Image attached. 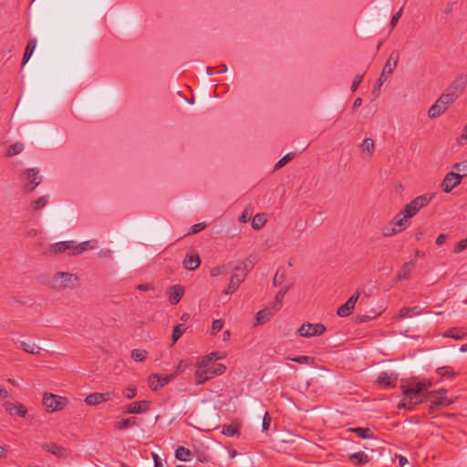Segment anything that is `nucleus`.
<instances>
[{
    "instance_id": "nucleus-60",
    "label": "nucleus",
    "mask_w": 467,
    "mask_h": 467,
    "mask_svg": "<svg viewBox=\"0 0 467 467\" xmlns=\"http://www.w3.org/2000/svg\"><path fill=\"white\" fill-rule=\"evenodd\" d=\"M398 408L399 409L404 408V409H407L409 410H413L412 407L409 406V401L407 400L406 398H405V400L403 401H401V402H400L398 404Z\"/></svg>"
},
{
    "instance_id": "nucleus-19",
    "label": "nucleus",
    "mask_w": 467,
    "mask_h": 467,
    "mask_svg": "<svg viewBox=\"0 0 467 467\" xmlns=\"http://www.w3.org/2000/svg\"><path fill=\"white\" fill-rule=\"evenodd\" d=\"M398 380V376L394 373L381 372L376 383L383 388H394Z\"/></svg>"
},
{
    "instance_id": "nucleus-20",
    "label": "nucleus",
    "mask_w": 467,
    "mask_h": 467,
    "mask_svg": "<svg viewBox=\"0 0 467 467\" xmlns=\"http://www.w3.org/2000/svg\"><path fill=\"white\" fill-rule=\"evenodd\" d=\"M4 408L10 415L16 414L21 418H25L27 413V409L22 403L14 404L12 402L6 401L4 404Z\"/></svg>"
},
{
    "instance_id": "nucleus-44",
    "label": "nucleus",
    "mask_w": 467,
    "mask_h": 467,
    "mask_svg": "<svg viewBox=\"0 0 467 467\" xmlns=\"http://www.w3.org/2000/svg\"><path fill=\"white\" fill-rule=\"evenodd\" d=\"M296 157V152H289L281 158L275 166V170H278L288 163Z\"/></svg>"
},
{
    "instance_id": "nucleus-10",
    "label": "nucleus",
    "mask_w": 467,
    "mask_h": 467,
    "mask_svg": "<svg viewBox=\"0 0 467 467\" xmlns=\"http://www.w3.org/2000/svg\"><path fill=\"white\" fill-rule=\"evenodd\" d=\"M453 102L450 99L449 97H446L444 94H442L437 101L430 108L428 111V115L431 119H436L440 117L442 113H444L449 105L452 104Z\"/></svg>"
},
{
    "instance_id": "nucleus-1",
    "label": "nucleus",
    "mask_w": 467,
    "mask_h": 467,
    "mask_svg": "<svg viewBox=\"0 0 467 467\" xmlns=\"http://www.w3.org/2000/svg\"><path fill=\"white\" fill-rule=\"evenodd\" d=\"M216 353H211L208 357H202L195 372V382L203 384L213 377L222 375L225 372L226 367L223 364L213 363Z\"/></svg>"
},
{
    "instance_id": "nucleus-38",
    "label": "nucleus",
    "mask_w": 467,
    "mask_h": 467,
    "mask_svg": "<svg viewBox=\"0 0 467 467\" xmlns=\"http://www.w3.org/2000/svg\"><path fill=\"white\" fill-rule=\"evenodd\" d=\"M187 330V326L184 324H178L173 327L171 340L175 344L182 334Z\"/></svg>"
},
{
    "instance_id": "nucleus-32",
    "label": "nucleus",
    "mask_w": 467,
    "mask_h": 467,
    "mask_svg": "<svg viewBox=\"0 0 467 467\" xmlns=\"http://www.w3.org/2000/svg\"><path fill=\"white\" fill-rule=\"evenodd\" d=\"M265 223H266L265 213H257L253 218L252 227L254 230H260L265 226Z\"/></svg>"
},
{
    "instance_id": "nucleus-43",
    "label": "nucleus",
    "mask_w": 467,
    "mask_h": 467,
    "mask_svg": "<svg viewBox=\"0 0 467 467\" xmlns=\"http://www.w3.org/2000/svg\"><path fill=\"white\" fill-rule=\"evenodd\" d=\"M381 234L385 237H390L400 234V231H398V229L393 224H391V222H389L388 225L382 228Z\"/></svg>"
},
{
    "instance_id": "nucleus-37",
    "label": "nucleus",
    "mask_w": 467,
    "mask_h": 467,
    "mask_svg": "<svg viewBox=\"0 0 467 467\" xmlns=\"http://www.w3.org/2000/svg\"><path fill=\"white\" fill-rule=\"evenodd\" d=\"M20 347L25 352L33 354V355L38 354L41 350V348L39 346H37L34 343H28V342H25V341H22L20 343Z\"/></svg>"
},
{
    "instance_id": "nucleus-11",
    "label": "nucleus",
    "mask_w": 467,
    "mask_h": 467,
    "mask_svg": "<svg viewBox=\"0 0 467 467\" xmlns=\"http://www.w3.org/2000/svg\"><path fill=\"white\" fill-rule=\"evenodd\" d=\"M462 176L454 171H449L441 183L442 191L446 193L451 192L454 188L462 183Z\"/></svg>"
},
{
    "instance_id": "nucleus-34",
    "label": "nucleus",
    "mask_w": 467,
    "mask_h": 467,
    "mask_svg": "<svg viewBox=\"0 0 467 467\" xmlns=\"http://www.w3.org/2000/svg\"><path fill=\"white\" fill-rule=\"evenodd\" d=\"M92 246L90 245L89 241L82 242L80 244H76L75 241H73V250L71 252V254L78 255L83 253L84 251H87L88 249H91Z\"/></svg>"
},
{
    "instance_id": "nucleus-56",
    "label": "nucleus",
    "mask_w": 467,
    "mask_h": 467,
    "mask_svg": "<svg viewBox=\"0 0 467 467\" xmlns=\"http://www.w3.org/2000/svg\"><path fill=\"white\" fill-rule=\"evenodd\" d=\"M363 79V75H357L352 82L351 90L354 92L358 88L359 84Z\"/></svg>"
},
{
    "instance_id": "nucleus-35",
    "label": "nucleus",
    "mask_w": 467,
    "mask_h": 467,
    "mask_svg": "<svg viewBox=\"0 0 467 467\" xmlns=\"http://www.w3.org/2000/svg\"><path fill=\"white\" fill-rule=\"evenodd\" d=\"M36 39H30L28 41V43L26 47L25 52H24V56H23V65H25L29 60V58L31 57V56L36 48Z\"/></svg>"
},
{
    "instance_id": "nucleus-22",
    "label": "nucleus",
    "mask_w": 467,
    "mask_h": 467,
    "mask_svg": "<svg viewBox=\"0 0 467 467\" xmlns=\"http://www.w3.org/2000/svg\"><path fill=\"white\" fill-rule=\"evenodd\" d=\"M167 294L169 296L170 303L171 305H176L181 301L184 294V288L182 285H172L168 288Z\"/></svg>"
},
{
    "instance_id": "nucleus-4",
    "label": "nucleus",
    "mask_w": 467,
    "mask_h": 467,
    "mask_svg": "<svg viewBox=\"0 0 467 467\" xmlns=\"http://www.w3.org/2000/svg\"><path fill=\"white\" fill-rule=\"evenodd\" d=\"M467 87V74H458L452 82L449 85L447 92L443 93L446 97L454 102L460 96L463 94Z\"/></svg>"
},
{
    "instance_id": "nucleus-14",
    "label": "nucleus",
    "mask_w": 467,
    "mask_h": 467,
    "mask_svg": "<svg viewBox=\"0 0 467 467\" xmlns=\"http://www.w3.org/2000/svg\"><path fill=\"white\" fill-rule=\"evenodd\" d=\"M113 397H115V394L113 392H105V393L94 392V393L88 394L85 398V402L88 406H96L100 403L110 400Z\"/></svg>"
},
{
    "instance_id": "nucleus-21",
    "label": "nucleus",
    "mask_w": 467,
    "mask_h": 467,
    "mask_svg": "<svg viewBox=\"0 0 467 467\" xmlns=\"http://www.w3.org/2000/svg\"><path fill=\"white\" fill-rule=\"evenodd\" d=\"M409 216L405 214L402 210L398 213L392 219H391V224H393L400 233L404 231L406 228L409 227L410 222H409Z\"/></svg>"
},
{
    "instance_id": "nucleus-63",
    "label": "nucleus",
    "mask_w": 467,
    "mask_h": 467,
    "mask_svg": "<svg viewBox=\"0 0 467 467\" xmlns=\"http://www.w3.org/2000/svg\"><path fill=\"white\" fill-rule=\"evenodd\" d=\"M206 71H207V74L208 75H214V74H219L217 71V67H208L206 68Z\"/></svg>"
},
{
    "instance_id": "nucleus-5",
    "label": "nucleus",
    "mask_w": 467,
    "mask_h": 467,
    "mask_svg": "<svg viewBox=\"0 0 467 467\" xmlns=\"http://www.w3.org/2000/svg\"><path fill=\"white\" fill-rule=\"evenodd\" d=\"M432 200V195L422 194L412 199L408 204L405 205L402 212L409 216L413 217L418 212L426 207Z\"/></svg>"
},
{
    "instance_id": "nucleus-27",
    "label": "nucleus",
    "mask_w": 467,
    "mask_h": 467,
    "mask_svg": "<svg viewBox=\"0 0 467 467\" xmlns=\"http://www.w3.org/2000/svg\"><path fill=\"white\" fill-rule=\"evenodd\" d=\"M424 311L420 308L419 306H415L412 307H402L399 312V318H406L410 317L412 316H419L423 314Z\"/></svg>"
},
{
    "instance_id": "nucleus-16",
    "label": "nucleus",
    "mask_w": 467,
    "mask_h": 467,
    "mask_svg": "<svg viewBox=\"0 0 467 467\" xmlns=\"http://www.w3.org/2000/svg\"><path fill=\"white\" fill-rule=\"evenodd\" d=\"M38 172L39 171L36 168L27 169L25 171L24 176L26 180H28L32 177V180L28 182L26 185V189L27 192L33 191L36 186H38L41 183L42 178L40 176H37Z\"/></svg>"
},
{
    "instance_id": "nucleus-49",
    "label": "nucleus",
    "mask_w": 467,
    "mask_h": 467,
    "mask_svg": "<svg viewBox=\"0 0 467 467\" xmlns=\"http://www.w3.org/2000/svg\"><path fill=\"white\" fill-rule=\"evenodd\" d=\"M47 203V196H42L32 202V208H33V210L37 211V210L43 208L44 206H46Z\"/></svg>"
},
{
    "instance_id": "nucleus-15",
    "label": "nucleus",
    "mask_w": 467,
    "mask_h": 467,
    "mask_svg": "<svg viewBox=\"0 0 467 467\" xmlns=\"http://www.w3.org/2000/svg\"><path fill=\"white\" fill-rule=\"evenodd\" d=\"M42 449L53 455L57 459H65L68 456L67 450L55 442H46L41 445Z\"/></svg>"
},
{
    "instance_id": "nucleus-36",
    "label": "nucleus",
    "mask_w": 467,
    "mask_h": 467,
    "mask_svg": "<svg viewBox=\"0 0 467 467\" xmlns=\"http://www.w3.org/2000/svg\"><path fill=\"white\" fill-rule=\"evenodd\" d=\"M222 433L228 437H234L240 434V430L235 424H225L223 426Z\"/></svg>"
},
{
    "instance_id": "nucleus-57",
    "label": "nucleus",
    "mask_w": 467,
    "mask_h": 467,
    "mask_svg": "<svg viewBox=\"0 0 467 467\" xmlns=\"http://www.w3.org/2000/svg\"><path fill=\"white\" fill-rule=\"evenodd\" d=\"M251 216H252V212L246 208L244 211V213H242V215L240 216L239 220L242 223H247L250 220Z\"/></svg>"
},
{
    "instance_id": "nucleus-3",
    "label": "nucleus",
    "mask_w": 467,
    "mask_h": 467,
    "mask_svg": "<svg viewBox=\"0 0 467 467\" xmlns=\"http://www.w3.org/2000/svg\"><path fill=\"white\" fill-rule=\"evenodd\" d=\"M431 382H418L414 386L411 387H403V394L406 396L407 400L409 401V406L414 407L423 401L421 398V394L423 391L427 390L428 387L431 386Z\"/></svg>"
},
{
    "instance_id": "nucleus-9",
    "label": "nucleus",
    "mask_w": 467,
    "mask_h": 467,
    "mask_svg": "<svg viewBox=\"0 0 467 467\" xmlns=\"http://www.w3.org/2000/svg\"><path fill=\"white\" fill-rule=\"evenodd\" d=\"M327 328L322 323L311 324L304 323L298 329V334L304 337H312L321 336L326 332Z\"/></svg>"
},
{
    "instance_id": "nucleus-17",
    "label": "nucleus",
    "mask_w": 467,
    "mask_h": 467,
    "mask_svg": "<svg viewBox=\"0 0 467 467\" xmlns=\"http://www.w3.org/2000/svg\"><path fill=\"white\" fill-rule=\"evenodd\" d=\"M245 279V273H235L231 275L227 287L223 291L225 295H231L235 292L240 285Z\"/></svg>"
},
{
    "instance_id": "nucleus-28",
    "label": "nucleus",
    "mask_w": 467,
    "mask_h": 467,
    "mask_svg": "<svg viewBox=\"0 0 467 467\" xmlns=\"http://www.w3.org/2000/svg\"><path fill=\"white\" fill-rule=\"evenodd\" d=\"M349 460L355 465H364L369 462V457L364 451H358L349 455Z\"/></svg>"
},
{
    "instance_id": "nucleus-30",
    "label": "nucleus",
    "mask_w": 467,
    "mask_h": 467,
    "mask_svg": "<svg viewBox=\"0 0 467 467\" xmlns=\"http://www.w3.org/2000/svg\"><path fill=\"white\" fill-rule=\"evenodd\" d=\"M350 431L358 435L361 439H373L374 433L369 428L357 427L352 428Z\"/></svg>"
},
{
    "instance_id": "nucleus-55",
    "label": "nucleus",
    "mask_w": 467,
    "mask_h": 467,
    "mask_svg": "<svg viewBox=\"0 0 467 467\" xmlns=\"http://www.w3.org/2000/svg\"><path fill=\"white\" fill-rule=\"evenodd\" d=\"M401 14H402V9H400L397 13H395L393 15V16L391 17V20H390V24H389L391 28H394L396 26L399 19L401 16Z\"/></svg>"
},
{
    "instance_id": "nucleus-31",
    "label": "nucleus",
    "mask_w": 467,
    "mask_h": 467,
    "mask_svg": "<svg viewBox=\"0 0 467 467\" xmlns=\"http://www.w3.org/2000/svg\"><path fill=\"white\" fill-rule=\"evenodd\" d=\"M135 425H137V419L134 417L121 419L120 420L115 423V427L118 430H126Z\"/></svg>"
},
{
    "instance_id": "nucleus-23",
    "label": "nucleus",
    "mask_w": 467,
    "mask_h": 467,
    "mask_svg": "<svg viewBox=\"0 0 467 467\" xmlns=\"http://www.w3.org/2000/svg\"><path fill=\"white\" fill-rule=\"evenodd\" d=\"M170 379H171L170 376L162 377V376L158 375V374H153V375H150L149 377L148 383H149L150 388L152 390H156L159 388H161L165 384H167L169 382Z\"/></svg>"
},
{
    "instance_id": "nucleus-18",
    "label": "nucleus",
    "mask_w": 467,
    "mask_h": 467,
    "mask_svg": "<svg viewBox=\"0 0 467 467\" xmlns=\"http://www.w3.org/2000/svg\"><path fill=\"white\" fill-rule=\"evenodd\" d=\"M150 410V401L140 400L128 404L124 408V413L126 414H136L144 413Z\"/></svg>"
},
{
    "instance_id": "nucleus-58",
    "label": "nucleus",
    "mask_w": 467,
    "mask_h": 467,
    "mask_svg": "<svg viewBox=\"0 0 467 467\" xmlns=\"http://www.w3.org/2000/svg\"><path fill=\"white\" fill-rule=\"evenodd\" d=\"M137 289L140 290V291H150V290H153L154 286H153L152 284H149V283L140 284L137 286Z\"/></svg>"
},
{
    "instance_id": "nucleus-7",
    "label": "nucleus",
    "mask_w": 467,
    "mask_h": 467,
    "mask_svg": "<svg viewBox=\"0 0 467 467\" xmlns=\"http://www.w3.org/2000/svg\"><path fill=\"white\" fill-rule=\"evenodd\" d=\"M400 59V54L398 51H392L382 69V72L379 78L377 80V85L379 88L382 86V84L387 80L388 77L393 72L395 67L398 65Z\"/></svg>"
},
{
    "instance_id": "nucleus-26",
    "label": "nucleus",
    "mask_w": 467,
    "mask_h": 467,
    "mask_svg": "<svg viewBox=\"0 0 467 467\" xmlns=\"http://www.w3.org/2000/svg\"><path fill=\"white\" fill-rule=\"evenodd\" d=\"M414 266H415V264L412 261L403 264V265L401 266L400 270L399 271V273L397 275V280L401 281V280L409 279L410 276V273L413 270Z\"/></svg>"
},
{
    "instance_id": "nucleus-42",
    "label": "nucleus",
    "mask_w": 467,
    "mask_h": 467,
    "mask_svg": "<svg viewBox=\"0 0 467 467\" xmlns=\"http://www.w3.org/2000/svg\"><path fill=\"white\" fill-rule=\"evenodd\" d=\"M452 171H454L456 173H459V176H462V179L467 176V160L455 163L452 166Z\"/></svg>"
},
{
    "instance_id": "nucleus-8",
    "label": "nucleus",
    "mask_w": 467,
    "mask_h": 467,
    "mask_svg": "<svg viewBox=\"0 0 467 467\" xmlns=\"http://www.w3.org/2000/svg\"><path fill=\"white\" fill-rule=\"evenodd\" d=\"M73 241H63L51 244L46 251L47 256H57L59 254L72 255Z\"/></svg>"
},
{
    "instance_id": "nucleus-54",
    "label": "nucleus",
    "mask_w": 467,
    "mask_h": 467,
    "mask_svg": "<svg viewBox=\"0 0 467 467\" xmlns=\"http://www.w3.org/2000/svg\"><path fill=\"white\" fill-rule=\"evenodd\" d=\"M206 227V223H195L193 224L190 231H189V234H198L199 232L202 231L203 229H205Z\"/></svg>"
},
{
    "instance_id": "nucleus-46",
    "label": "nucleus",
    "mask_w": 467,
    "mask_h": 467,
    "mask_svg": "<svg viewBox=\"0 0 467 467\" xmlns=\"http://www.w3.org/2000/svg\"><path fill=\"white\" fill-rule=\"evenodd\" d=\"M437 374L441 377L452 378L455 376L453 368L450 366H444L437 368Z\"/></svg>"
},
{
    "instance_id": "nucleus-33",
    "label": "nucleus",
    "mask_w": 467,
    "mask_h": 467,
    "mask_svg": "<svg viewBox=\"0 0 467 467\" xmlns=\"http://www.w3.org/2000/svg\"><path fill=\"white\" fill-rule=\"evenodd\" d=\"M254 267V262L250 258H247L241 262L238 265L234 267V270L240 273H245V276L248 272L251 271Z\"/></svg>"
},
{
    "instance_id": "nucleus-48",
    "label": "nucleus",
    "mask_w": 467,
    "mask_h": 467,
    "mask_svg": "<svg viewBox=\"0 0 467 467\" xmlns=\"http://www.w3.org/2000/svg\"><path fill=\"white\" fill-rule=\"evenodd\" d=\"M287 359L299 364H310L314 362V358L309 356H298L295 358L288 357Z\"/></svg>"
},
{
    "instance_id": "nucleus-13",
    "label": "nucleus",
    "mask_w": 467,
    "mask_h": 467,
    "mask_svg": "<svg viewBox=\"0 0 467 467\" xmlns=\"http://www.w3.org/2000/svg\"><path fill=\"white\" fill-rule=\"evenodd\" d=\"M359 297V292L356 291L345 304L337 308V314L341 317H348L354 310L355 305Z\"/></svg>"
},
{
    "instance_id": "nucleus-12",
    "label": "nucleus",
    "mask_w": 467,
    "mask_h": 467,
    "mask_svg": "<svg viewBox=\"0 0 467 467\" xmlns=\"http://www.w3.org/2000/svg\"><path fill=\"white\" fill-rule=\"evenodd\" d=\"M447 390L441 389L438 390L429 391L426 394V399L431 400L438 408L447 407L451 404V400H448L444 395Z\"/></svg>"
},
{
    "instance_id": "nucleus-45",
    "label": "nucleus",
    "mask_w": 467,
    "mask_h": 467,
    "mask_svg": "<svg viewBox=\"0 0 467 467\" xmlns=\"http://www.w3.org/2000/svg\"><path fill=\"white\" fill-rule=\"evenodd\" d=\"M361 148L368 153V156H371L375 150L373 140L369 138L365 139L361 144Z\"/></svg>"
},
{
    "instance_id": "nucleus-59",
    "label": "nucleus",
    "mask_w": 467,
    "mask_h": 467,
    "mask_svg": "<svg viewBox=\"0 0 467 467\" xmlns=\"http://www.w3.org/2000/svg\"><path fill=\"white\" fill-rule=\"evenodd\" d=\"M446 240H447V234H441L437 237V239H436V244H437L438 245H441V244H443L446 242Z\"/></svg>"
},
{
    "instance_id": "nucleus-39",
    "label": "nucleus",
    "mask_w": 467,
    "mask_h": 467,
    "mask_svg": "<svg viewBox=\"0 0 467 467\" xmlns=\"http://www.w3.org/2000/svg\"><path fill=\"white\" fill-rule=\"evenodd\" d=\"M175 457L179 461L187 462L190 460L191 451L189 449L180 446L175 451Z\"/></svg>"
},
{
    "instance_id": "nucleus-47",
    "label": "nucleus",
    "mask_w": 467,
    "mask_h": 467,
    "mask_svg": "<svg viewBox=\"0 0 467 467\" xmlns=\"http://www.w3.org/2000/svg\"><path fill=\"white\" fill-rule=\"evenodd\" d=\"M285 280V271L278 269L274 276L273 284L275 286L281 285Z\"/></svg>"
},
{
    "instance_id": "nucleus-62",
    "label": "nucleus",
    "mask_w": 467,
    "mask_h": 467,
    "mask_svg": "<svg viewBox=\"0 0 467 467\" xmlns=\"http://www.w3.org/2000/svg\"><path fill=\"white\" fill-rule=\"evenodd\" d=\"M9 397V392L4 388H0V399H7Z\"/></svg>"
},
{
    "instance_id": "nucleus-25",
    "label": "nucleus",
    "mask_w": 467,
    "mask_h": 467,
    "mask_svg": "<svg viewBox=\"0 0 467 467\" xmlns=\"http://www.w3.org/2000/svg\"><path fill=\"white\" fill-rule=\"evenodd\" d=\"M200 264L201 259L198 254H188L183 260V267L190 271L197 269Z\"/></svg>"
},
{
    "instance_id": "nucleus-64",
    "label": "nucleus",
    "mask_w": 467,
    "mask_h": 467,
    "mask_svg": "<svg viewBox=\"0 0 467 467\" xmlns=\"http://www.w3.org/2000/svg\"><path fill=\"white\" fill-rule=\"evenodd\" d=\"M406 463H408V460L406 457L404 456H400L399 457V464L403 467Z\"/></svg>"
},
{
    "instance_id": "nucleus-41",
    "label": "nucleus",
    "mask_w": 467,
    "mask_h": 467,
    "mask_svg": "<svg viewBox=\"0 0 467 467\" xmlns=\"http://www.w3.org/2000/svg\"><path fill=\"white\" fill-rule=\"evenodd\" d=\"M23 150H24V144L21 142H16L8 147L5 155L7 157H13V156L22 152Z\"/></svg>"
},
{
    "instance_id": "nucleus-2",
    "label": "nucleus",
    "mask_w": 467,
    "mask_h": 467,
    "mask_svg": "<svg viewBox=\"0 0 467 467\" xmlns=\"http://www.w3.org/2000/svg\"><path fill=\"white\" fill-rule=\"evenodd\" d=\"M42 402L47 411L53 413L63 410L69 403V400L64 396L44 392Z\"/></svg>"
},
{
    "instance_id": "nucleus-51",
    "label": "nucleus",
    "mask_w": 467,
    "mask_h": 467,
    "mask_svg": "<svg viewBox=\"0 0 467 467\" xmlns=\"http://www.w3.org/2000/svg\"><path fill=\"white\" fill-rule=\"evenodd\" d=\"M223 327V319H215L213 320L212 324V335H216Z\"/></svg>"
},
{
    "instance_id": "nucleus-6",
    "label": "nucleus",
    "mask_w": 467,
    "mask_h": 467,
    "mask_svg": "<svg viewBox=\"0 0 467 467\" xmlns=\"http://www.w3.org/2000/svg\"><path fill=\"white\" fill-rule=\"evenodd\" d=\"M78 285V277L67 272H58L53 277V286L57 289L73 288Z\"/></svg>"
},
{
    "instance_id": "nucleus-40",
    "label": "nucleus",
    "mask_w": 467,
    "mask_h": 467,
    "mask_svg": "<svg viewBox=\"0 0 467 467\" xmlns=\"http://www.w3.org/2000/svg\"><path fill=\"white\" fill-rule=\"evenodd\" d=\"M148 356V351L145 349L135 348L131 350L130 357L136 362H143Z\"/></svg>"
},
{
    "instance_id": "nucleus-61",
    "label": "nucleus",
    "mask_w": 467,
    "mask_h": 467,
    "mask_svg": "<svg viewBox=\"0 0 467 467\" xmlns=\"http://www.w3.org/2000/svg\"><path fill=\"white\" fill-rule=\"evenodd\" d=\"M152 457H153L155 467H164L163 463L161 462V460L160 459V457L157 454L153 453Z\"/></svg>"
},
{
    "instance_id": "nucleus-52",
    "label": "nucleus",
    "mask_w": 467,
    "mask_h": 467,
    "mask_svg": "<svg viewBox=\"0 0 467 467\" xmlns=\"http://www.w3.org/2000/svg\"><path fill=\"white\" fill-rule=\"evenodd\" d=\"M271 421H272V419H271L270 414L267 411H265L264 414V417H263V423H262V429L264 431H266L269 430Z\"/></svg>"
},
{
    "instance_id": "nucleus-50",
    "label": "nucleus",
    "mask_w": 467,
    "mask_h": 467,
    "mask_svg": "<svg viewBox=\"0 0 467 467\" xmlns=\"http://www.w3.org/2000/svg\"><path fill=\"white\" fill-rule=\"evenodd\" d=\"M225 274H226L225 265H217V266L213 267L210 270V275L213 277H216V276H219L222 275H225Z\"/></svg>"
},
{
    "instance_id": "nucleus-29",
    "label": "nucleus",
    "mask_w": 467,
    "mask_h": 467,
    "mask_svg": "<svg viewBox=\"0 0 467 467\" xmlns=\"http://www.w3.org/2000/svg\"><path fill=\"white\" fill-rule=\"evenodd\" d=\"M289 288H290V285H285L277 292V294L275 295V302L272 305L274 306V308H275L278 311L281 309V307L283 306L284 297H285V294L287 293V291L289 290Z\"/></svg>"
},
{
    "instance_id": "nucleus-24",
    "label": "nucleus",
    "mask_w": 467,
    "mask_h": 467,
    "mask_svg": "<svg viewBox=\"0 0 467 467\" xmlns=\"http://www.w3.org/2000/svg\"><path fill=\"white\" fill-rule=\"evenodd\" d=\"M277 312H278V310L274 308L273 306L265 307V308L260 310L259 312H257L256 322L259 325H263V324L266 323L267 321H269Z\"/></svg>"
},
{
    "instance_id": "nucleus-53",
    "label": "nucleus",
    "mask_w": 467,
    "mask_h": 467,
    "mask_svg": "<svg viewBox=\"0 0 467 467\" xmlns=\"http://www.w3.org/2000/svg\"><path fill=\"white\" fill-rule=\"evenodd\" d=\"M124 396L128 400L133 399L137 395V389L134 386H129L123 392Z\"/></svg>"
}]
</instances>
